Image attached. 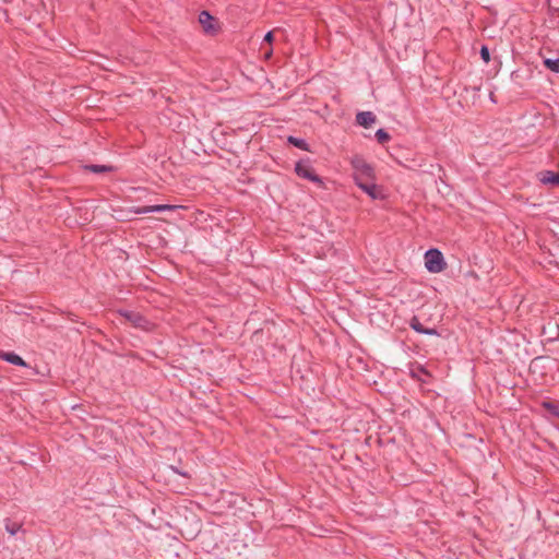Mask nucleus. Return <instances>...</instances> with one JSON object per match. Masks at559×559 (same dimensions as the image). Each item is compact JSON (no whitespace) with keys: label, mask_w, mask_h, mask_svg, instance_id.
I'll return each mask as SVG.
<instances>
[{"label":"nucleus","mask_w":559,"mask_h":559,"mask_svg":"<svg viewBox=\"0 0 559 559\" xmlns=\"http://www.w3.org/2000/svg\"><path fill=\"white\" fill-rule=\"evenodd\" d=\"M376 139L378 143L384 144L390 141L391 135L384 129H379L376 132Z\"/></svg>","instance_id":"nucleus-17"},{"label":"nucleus","mask_w":559,"mask_h":559,"mask_svg":"<svg viewBox=\"0 0 559 559\" xmlns=\"http://www.w3.org/2000/svg\"><path fill=\"white\" fill-rule=\"evenodd\" d=\"M295 171L301 178L308 179L312 182L322 183L320 176L314 173V169L308 163L302 160L297 162L295 165Z\"/></svg>","instance_id":"nucleus-4"},{"label":"nucleus","mask_w":559,"mask_h":559,"mask_svg":"<svg viewBox=\"0 0 559 559\" xmlns=\"http://www.w3.org/2000/svg\"><path fill=\"white\" fill-rule=\"evenodd\" d=\"M479 53L480 58L484 60L485 63H488L490 61V52L487 46L483 45Z\"/></svg>","instance_id":"nucleus-18"},{"label":"nucleus","mask_w":559,"mask_h":559,"mask_svg":"<svg viewBox=\"0 0 559 559\" xmlns=\"http://www.w3.org/2000/svg\"><path fill=\"white\" fill-rule=\"evenodd\" d=\"M542 406L552 416L559 418V402L545 401Z\"/></svg>","instance_id":"nucleus-13"},{"label":"nucleus","mask_w":559,"mask_h":559,"mask_svg":"<svg viewBox=\"0 0 559 559\" xmlns=\"http://www.w3.org/2000/svg\"><path fill=\"white\" fill-rule=\"evenodd\" d=\"M350 166L354 170L353 178L357 186L369 180H376V173L373 166L367 163V160L362 156L354 155L350 158Z\"/></svg>","instance_id":"nucleus-1"},{"label":"nucleus","mask_w":559,"mask_h":559,"mask_svg":"<svg viewBox=\"0 0 559 559\" xmlns=\"http://www.w3.org/2000/svg\"><path fill=\"white\" fill-rule=\"evenodd\" d=\"M0 358H2L7 362H10L14 366H20V367L26 366V362L24 361V359L13 352H2V353H0Z\"/></svg>","instance_id":"nucleus-9"},{"label":"nucleus","mask_w":559,"mask_h":559,"mask_svg":"<svg viewBox=\"0 0 559 559\" xmlns=\"http://www.w3.org/2000/svg\"><path fill=\"white\" fill-rule=\"evenodd\" d=\"M425 266L431 273L442 272L447 267L443 254L438 249H429L425 253Z\"/></svg>","instance_id":"nucleus-2"},{"label":"nucleus","mask_w":559,"mask_h":559,"mask_svg":"<svg viewBox=\"0 0 559 559\" xmlns=\"http://www.w3.org/2000/svg\"><path fill=\"white\" fill-rule=\"evenodd\" d=\"M543 63L546 67V69H548L555 73H559V58H556V59L546 58V59H544Z\"/></svg>","instance_id":"nucleus-14"},{"label":"nucleus","mask_w":559,"mask_h":559,"mask_svg":"<svg viewBox=\"0 0 559 559\" xmlns=\"http://www.w3.org/2000/svg\"><path fill=\"white\" fill-rule=\"evenodd\" d=\"M409 326L416 331L417 333L423 334L425 326L420 323L419 319L416 316H413L409 320Z\"/></svg>","instance_id":"nucleus-15"},{"label":"nucleus","mask_w":559,"mask_h":559,"mask_svg":"<svg viewBox=\"0 0 559 559\" xmlns=\"http://www.w3.org/2000/svg\"><path fill=\"white\" fill-rule=\"evenodd\" d=\"M287 142L302 151H306V152H309L310 148H309V144L304 140V139H300V138H296V136H293V135H289L287 138Z\"/></svg>","instance_id":"nucleus-12"},{"label":"nucleus","mask_w":559,"mask_h":559,"mask_svg":"<svg viewBox=\"0 0 559 559\" xmlns=\"http://www.w3.org/2000/svg\"><path fill=\"white\" fill-rule=\"evenodd\" d=\"M171 468H173L176 473H178V474H180V475H182V476H187V474H186V473H181V472H179L178 469H176V468H175V467H173V466H171Z\"/></svg>","instance_id":"nucleus-21"},{"label":"nucleus","mask_w":559,"mask_h":559,"mask_svg":"<svg viewBox=\"0 0 559 559\" xmlns=\"http://www.w3.org/2000/svg\"><path fill=\"white\" fill-rule=\"evenodd\" d=\"M423 334L426 335H439L438 331L433 328H425Z\"/></svg>","instance_id":"nucleus-19"},{"label":"nucleus","mask_w":559,"mask_h":559,"mask_svg":"<svg viewBox=\"0 0 559 559\" xmlns=\"http://www.w3.org/2000/svg\"><path fill=\"white\" fill-rule=\"evenodd\" d=\"M177 206L169 204H158V205H147V206H136L131 211L134 214H148L156 212H165V211H174Z\"/></svg>","instance_id":"nucleus-6"},{"label":"nucleus","mask_w":559,"mask_h":559,"mask_svg":"<svg viewBox=\"0 0 559 559\" xmlns=\"http://www.w3.org/2000/svg\"><path fill=\"white\" fill-rule=\"evenodd\" d=\"M120 314L130 321L134 326H142L146 322L145 318L135 311L123 310Z\"/></svg>","instance_id":"nucleus-8"},{"label":"nucleus","mask_w":559,"mask_h":559,"mask_svg":"<svg viewBox=\"0 0 559 559\" xmlns=\"http://www.w3.org/2000/svg\"><path fill=\"white\" fill-rule=\"evenodd\" d=\"M540 181L545 185L559 186V174L546 170L540 174Z\"/></svg>","instance_id":"nucleus-10"},{"label":"nucleus","mask_w":559,"mask_h":559,"mask_svg":"<svg viewBox=\"0 0 559 559\" xmlns=\"http://www.w3.org/2000/svg\"><path fill=\"white\" fill-rule=\"evenodd\" d=\"M21 528H22L21 524L16 523V522H11L10 520H7L5 531L10 535H15L19 531H21Z\"/></svg>","instance_id":"nucleus-16"},{"label":"nucleus","mask_w":559,"mask_h":559,"mask_svg":"<svg viewBox=\"0 0 559 559\" xmlns=\"http://www.w3.org/2000/svg\"><path fill=\"white\" fill-rule=\"evenodd\" d=\"M84 168L88 171H92L94 174H104V173H110L114 170V167L112 166H109V165H95V164H90V165H86L84 166Z\"/></svg>","instance_id":"nucleus-11"},{"label":"nucleus","mask_w":559,"mask_h":559,"mask_svg":"<svg viewBox=\"0 0 559 559\" xmlns=\"http://www.w3.org/2000/svg\"><path fill=\"white\" fill-rule=\"evenodd\" d=\"M365 193H367L372 200H381L384 198L382 189L376 185V180H369L358 186Z\"/></svg>","instance_id":"nucleus-5"},{"label":"nucleus","mask_w":559,"mask_h":559,"mask_svg":"<svg viewBox=\"0 0 559 559\" xmlns=\"http://www.w3.org/2000/svg\"><path fill=\"white\" fill-rule=\"evenodd\" d=\"M376 115L372 111H359L356 115L357 124L368 129L376 122Z\"/></svg>","instance_id":"nucleus-7"},{"label":"nucleus","mask_w":559,"mask_h":559,"mask_svg":"<svg viewBox=\"0 0 559 559\" xmlns=\"http://www.w3.org/2000/svg\"><path fill=\"white\" fill-rule=\"evenodd\" d=\"M199 23L205 34L216 35L218 33L219 26L217 20L209 11H201L199 14Z\"/></svg>","instance_id":"nucleus-3"},{"label":"nucleus","mask_w":559,"mask_h":559,"mask_svg":"<svg viewBox=\"0 0 559 559\" xmlns=\"http://www.w3.org/2000/svg\"><path fill=\"white\" fill-rule=\"evenodd\" d=\"M273 39H274V35H273V33H272V32H267V33L265 34V36H264V39H263V40H264V41H266V43H272V41H273Z\"/></svg>","instance_id":"nucleus-20"}]
</instances>
